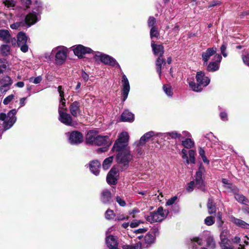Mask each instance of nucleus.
I'll use <instances>...</instances> for the list:
<instances>
[{
	"mask_svg": "<svg viewBox=\"0 0 249 249\" xmlns=\"http://www.w3.org/2000/svg\"><path fill=\"white\" fill-rule=\"evenodd\" d=\"M230 242L228 239H223L221 240V247L222 249H234L233 247L229 246Z\"/></svg>",
	"mask_w": 249,
	"mask_h": 249,
	"instance_id": "42",
	"label": "nucleus"
},
{
	"mask_svg": "<svg viewBox=\"0 0 249 249\" xmlns=\"http://www.w3.org/2000/svg\"><path fill=\"white\" fill-rule=\"evenodd\" d=\"M101 166V163L98 160H92L89 163V169L95 176H98L99 175Z\"/></svg>",
	"mask_w": 249,
	"mask_h": 249,
	"instance_id": "23",
	"label": "nucleus"
},
{
	"mask_svg": "<svg viewBox=\"0 0 249 249\" xmlns=\"http://www.w3.org/2000/svg\"><path fill=\"white\" fill-rule=\"evenodd\" d=\"M123 89L122 92V102H124L127 99L130 91V85L127 78L124 74L122 75Z\"/></svg>",
	"mask_w": 249,
	"mask_h": 249,
	"instance_id": "13",
	"label": "nucleus"
},
{
	"mask_svg": "<svg viewBox=\"0 0 249 249\" xmlns=\"http://www.w3.org/2000/svg\"><path fill=\"white\" fill-rule=\"evenodd\" d=\"M119 170L115 166H113L107 176V182L110 185H115L118 182L119 175Z\"/></svg>",
	"mask_w": 249,
	"mask_h": 249,
	"instance_id": "12",
	"label": "nucleus"
},
{
	"mask_svg": "<svg viewBox=\"0 0 249 249\" xmlns=\"http://www.w3.org/2000/svg\"><path fill=\"white\" fill-rule=\"evenodd\" d=\"M163 89L168 96H172L173 95V93L171 86L164 85L163 86Z\"/></svg>",
	"mask_w": 249,
	"mask_h": 249,
	"instance_id": "47",
	"label": "nucleus"
},
{
	"mask_svg": "<svg viewBox=\"0 0 249 249\" xmlns=\"http://www.w3.org/2000/svg\"><path fill=\"white\" fill-rule=\"evenodd\" d=\"M140 224V220H135L132 221L130 224V226L132 228H136L139 226Z\"/></svg>",
	"mask_w": 249,
	"mask_h": 249,
	"instance_id": "63",
	"label": "nucleus"
},
{
	"mask_svg": "<svg viewBox=\"0 0 249 249\" xmlns=\"http://www.w3.org/2000/svg\"><path fill=\"white\" fill-rule=\"evenodd\" d=\"M133 155L131 154L130 150H124L118 153L116 156V160L120 164L121 171L126 170L129 167V162L133 160Z\"/></svg>",
	"mask_w": 249,
	"mask_h": 249,
	"instance_id": "3",
	"label": "nucleus"
},
{
	"mask_svg": "<svg viewBox=\"0 0 249 249\" xmlns=\"http://www.w3.org/2000/svg\"><path fill=\"white\" fill-rule=\"evenodd\" d=\"M148 26L149 27H156L155 25L156 23V19L154 17H150L148 20Z\"/></svg>",
	"mask_w": 249,
	"mask_h": 249,
	"instance_id": "50",
	"label": "nucleus"
},
{
	"mask_svg": "<svg viewBox=\"0 0 249 249\" xmlns=\"http://www.w3.org/2000/svg\"><path fill=\"white\" fill-rule=\"evenodd\" d=\"M17 113L16 109H13L10 110L7 115L5 113H0V121H3L2 127H0V130L3 132L10 128L17 121V118L15 116Z\"/></svg>",
	"mask_w": 249,
	"mask_h": 249,
	"instance_id": "2",
	"label": "nucleus"
},
{
	"mask_svg": "<svg viewBox=\"0 0 249 249\" xmlns=\"http://www.w3.org/2000/svg\"><path fill=\"white\" fill-rule=\"evenodd\" d=\"M115 216L114 211L110 209H108L105 213V218L107 220H111Z\"/></svg>",
	"mask_w": 249,
	"mask_h": 249,
	"instance_id": "44",
	"label": "nucleus"
},
{
	"mask_svg": "<svg viewBox=\"0 0 249 249\" xmlns=\"http://www.w3.org/2000/svg\"><path fill=\"white\" fill-rule=\"evenodd\" d=\"M100 200L104 204H110L113 202L112 194L108 189L104 190L101 193Z\"/></svg>",
	"mask_w": 249,
	"mask_h": 249,
	"instance_id": "17",
	"label": "nucleus"
},
{
	"mask_svg": "<svg viewBox=\"0 0 249 249\" xmlns=\"http://www.w3.org/2000/svg\"><path fill=\"white\" fill-rule=\"evenodd\" d=\"M181 144L185 148L190 149L194 146L195 142L192 139L186 138L185 140L181 142Z\"/></svg>",
	"mask_w": 249,
	"mask_h": 249,
	"instance_id": "37",
	"label": "nucleus"
},
{
	"mask_svg": "<svg viewBox=\"0 0 249 249\" xmlns=\"http://www.w3.org/2000/svg\"><path fill=\"white\" fill-rule=\"evenodd\" d=\"M128 140L129 136L128 133L126 132H123L120 134L117 141L128 145Z\"/></svg>",
	"mask_w": 249,
	"mask_h": 249,
	"instance_id": "36",
	"label": "nucleus"
},
{
	"mask_svg": "<svg viewBox=\"0 0 249 249\" xmlns=\"http://www.w3.org/2000/svg\"><path fill=\"white\" fill-rule=\"evenodd\" d=\"M166 60L162 57H158L156 60L155 65L157 72L158 73L159 77L161 75L162 66L166 64Z\"/></svg>",
	"mask_w": 249,
	"mask_h": 249,
	"instance_id": "27",
	"label": "nucleus"
},
{
	"mask_svg": "<svg viewBox=\"0 0 249 249\" xmlns=\"http://www.w3.org/2000/svg\"><path fill=\"white\" fill-rule=\"evenodd\" d=\"M106 243L108 248H118L119 243L116 238L112 235L106 236Z\"/></svg>",
	"mask_w": 249,
	"mask_h": 249,
	"instance_id": "25",
	"label": "nucleus"
},
{
	"mask_svg": "<svg viewBox=\"0 0 249 249\" xmlns=\"http://www.w3.org/2000/svg\"><path fill=\"white\" fill-rule=\"evenodd\" d=\"M206 244L208 247L212 249H214L215 247V243L214 238L212 236H209L206 239Z\"/></svg>",
	"mask_w": 249,
	"mask_h": 249,
	"instance_id": "41",
	"label": "nucleus"
},
{
	"mask_svg": "<svg viewBox=\"0 0 249 249\" xmlns=\"http://www.w3.org/2000/svg\"><path fill=\"white\" fill-rule=\"evenodd\" d=\"M234 198L239 203L243 204L248 205L249 203V199L244 195L239 194V193L234 196Z\"/></svg>",
	"mask_w": 249,
	"mask_h": 249,
	"instance_id": "32",
	"label": "nucleus"
},
{
	"mask_svg": "<svg viewBox=\"0 0 249 249\" xmlns=\"http://www.w3.org/2000/svg\"><path fill=\"white\" fill-rule=\"evenodd\" d=\"M13 82L8 76H5L0 79V92L1 93L6 92L10 88Z\"/></svg>",
	"mask_w": 249,
	"mask_h": 249,
	"instance_id": "15",
	"label": "nucleus"
},
{
	"mask_svg": "<svg viewBox=\"0 0 249 249\" xmlns=\"http://www.w3.org/2000/svg\"><path fill=\"white\" fill-rule=\"evenodd\" d=\"M220 117L221 119L223 121H227L228 120V115L227 113L225 112H221L220 113Z\"/></svg>",
	"mask_w": 249,
	"mask_h": 249,
	"instance_id": "62",
	"label": "nucleus"
},
{
	"mask_svg": "<svg viewBox=\"0 0 249 249\" xmlns=\"http://www.w3.org/2000/svg\"><path fill=\"white\" fill-rule=\"evenodd\" d=\"M166 217L163 213V209L161 206L159 207L157 211L150 213V215L146 217L147 221L151 223L161 222Z\"/></svg>",
	"mask_w": 249,
	"mask_h": 249,
	"instance_id": "7",
	"label": "nucleus"
},
{
	"mask_svg": "<svg viewBox=\"0 0 249 249\" xmlns=\"http://www.w3.org/2000/svg\"><path fill=\"white\" fill-rule=\"evenodd\" d=\"M14 97V95L13 94L8 95L4 99L3 101V104L5 105H8L12 100Z\"/></svg>",
	"mask_w": 249,
	"mask_h": 249,
	"instance_id": "54",
	"label": "nucleus"
},
{
	"mask_svg": "<svg viewBox=\"0 0 249 249\" xmlns=\"http://www.w3.org/2000/svg\"><path fill=\"white\" fill-rule=\"evenodd\" d=\"M205 172V168L202 163L200 162L198 167L197 171L195 176V185L197 189L204 192L205 190V185L204 180L202 179V175Z\"/></svg>",
	"mask_w": 249,
	"mask_h": 249,
	"instance_id": "6",
	"label": "nucleus"
},
{
	"mask_svg": "<svg viewBox=\"0 0 249 249\" xmlns=\"http://www.w3.org/2000/svg\"><path fill=\"white\" fill-rule=\"evenodd\" d=\"M142 243L139 242L134 245H124L122 247L123 249H141Z\"/></svg>",
	"mask_w": 249,
	"mask_h": 249,
	"instance_id": "38",
	"label": "nucleus"
},
{
	"mask_svg": "<svg viewBox=\"0 0 249 249\" xmlns=\"http://www.w3.org/2000/svg\"><path fill=\"white\" fill-rule=\"evenodd\" d=\"M84 141L82 133L78 130H73L69 132V142L71 145H79Z\"/></svg>",
	"mask_w": 249,
	"mask_h": 249,
	"instance_id": "11",
	"label": "nucleus"
},
{
	"mask_svg": "<svg viewBox=\"0 0 249 249\" xmlns=\"http://www.w3.org/2000/svg\"><path fill=\"white\" fill-rule=\"evenodd\" d=\"M94 144L97 146L105 145L109 146L111 145V142L108 136L98 135Z\"/></svg>",
	"mask_w": 249,
	"mask_h": 249,
	"instance_id": "21",
	"label": "nucleus"
},
{
	"mask_svg": "<svg viewBox=\"0 0 249 249\" xmlns=\"http://www.w3.org/2000/svg\"><path fill=\"white\" fill-rule=\"evenodd\" d=\"M159 34V31L157 27H152V28H151L150 36L151 39L154 37H158Z\"/></svg>",
	"mask_w": 249,
	"mask_h": 249,
	"instance_id": "43",
	"label": "nucleus"
},
{
	"mask_svg": "<svg viewBox=\"0 0 249 249\" xmlns=\"http://www.w3.org/2000/svg\"><path fill=\"white\" fill-rule=\"evenodd\" d=\"M155 135V132L151 131L145 133L141 138L140 140L136 142L137 148L136 152L139 156H141L144 153V150L140 147L141 145H143L150 139H151V143L153 144L155 142L159 144L158 142V140L153 138Z\"/></svg>",
	"mask_w": 249,
	"mask_h": 249,
	"instance_id": "5",
	"label": "nucleus"
},
{
	"mask_svg": "<svg viewBox=\"0 0 249 249\" xmlns=\"http://www.w3.org/2000/svg\"><path fill=\"white\" fill-rule=\"evenodd\" d=\"M221 2L219 0H214L211 1L209 3V5H208V8H210L213 7L214 6H219V5H221Z\"/></svg>",
	"mask_w": 249,
	"mask_h": 249,
	"instance_id": "55",
	"label": "nucleus"
},
{
	"mask_svg": "<svg viewBox=\"0 0 249 249\" xmlns=\"http://www.w3.org/2000/svg\"><path fill=\"white\" fill-rule=\"evenodd\" d=\"M195 186V181L193 180L190 181L188 185L187 190L189 192H192L194 190V187Z\"/></svg>",
	"mask_w": 249,
	"mask_h": 249,
	"instance_id": "59",
	"label": "nucleus"
},
{
	"mask_svg": "<svg viewBox=\"0 0 249 249\" xmlns=\"http://www.w3.org/2000/svg\"><path fill=\"white\" fill-rule=\"evenodd\" d=\"M0 37L6 43L10 42L11 36L9 32L7 30H0Z\"/></svg>",
	"mask_w": 249,
	"mask_h": 249,
	"instance_id": "31",
	"label": "nucleus"
},
{
	"mask_svg": "<svg viewBox=\"0 0 249 249\" xmlns=\"http://www.w3.org/2000/svg\"><path fill=\"white\" fill-rule=\"evenodd\" d=\"M7 60L5 58L0 59V66L1 69L5 70L6 69Z\"/></svg>",
	"mask_w": 249,
	"mask_h": 249,
	"instance_id": "58",
	"label": "nucleus"
},
{
	"mask_svg": "<svg viewBox=\"0 0 249 249\" xmlns=\"http://www.w3.org/2000/svg\"><path fill=\"white\" fill-rule=\"evenodd\" d=\"M113 156H111L104 160L102 164V167L104 170H107L110 167L113 162Z\"/></svg>",
	"mask_w": 249,
	"mask_h": 249,
	"instance_id": "35",
	"label": "nucleus"
},
{
	"mask_svg": "<svg viewBox=\"0 0 249 249\" xmlns=\"http://www.w3.org/2000/svg\"><path fill=\"white\" fill-rule=\"evenodd\" d=\"M17 44L20 47V50L23 53H26L28 51V46L27 45L28 36L23 32H19L17 36Z\"/></svg>",
	"mask_w": 249,
	"mask_h": 249,
	"instance_id": "9",
	"label": "nucleus"
},
{
	"mask_svg": "<svg viewBox=\"0 0 249 249\" xmlns=\"http://www.w3.org/2000/svg\"><path fill=\"white\" fill-rule=\"evenodd\" d=\"M207 65V71L209 72H214L219 70V66L216 62H210Z\"/></svg>",
	"mask_w": 249,
	"mask_h": 249,
	"instance_id": "33",
	"label": "nucleus"
},
{
	"mask_svg": "<svg viewBox=\"0 0 249 249\" xmlns=\"http://www.w3.org/2000/svg\"><path fill=\"white\" fill-rule=\"evenodd\" d=\"M207 207L208 209V213L210 214H215L216 208L212 197H210L208 199Z\"/></svg>",
	"mask_w": 249,
	"mask_h": 249,
	"instance_id": "28",
	"label": "nucleus"
},
{
	"mask_svg": "<svg viewBox=\"0 0 249 249\" xmlns=\"http://www.w3.org/2000/svg\"><path fill=\"white\" fill-rule=\"evenodd\" d=\"M232 242L234 244H239V246L240 248H239V249H246L245 248L244 245L239 244L241 242V238L238 236H235L233 238L231 239Z\"/></svg>",
	"mask_w": 249,
	"mask_h": 249,
	"instance_id": "48",
	"label": "nucleus"
},
{
	"mask_svg": "<svg viewBox=\"0 0 249 249\" xmlns=\"http://www.w3.org/2000/svg\"><path fill=\"white\" fill-rule=\"evenodd\" d=\"M195 151L194 150H190L189 151V162L194 164L195 163Z\"/></svg>",
	"mask_w": 249,
	"mask_h": 249,
	"instance_id": "49",
	"label": "nucleus"
},
{
	"mask_svg": "<svg viewBox=\"0 0 249 249\" xmlns=\"http://www.w3.org/2000/svg\"><path fill=\"white\" fill-rule=\"evenodd\" d=\"M215 223V217L213 216H207L204 219V224L207 226H210Z\"/></svg>",
	"mask_w": 249,
	"mask_h": 249,
	"instance_id": "40",
	"label": "nucleus"
},
{
	"mask_svg": "<svg viewBox=\"0 0 249 249\" xmlns=\"http://www.w3.org/2000/svg\"><path fill=\"white\" fill-rule=\"evenodd\" d=\"M224 187L227 189L230 190V192L233 193L234 196L239 192V189L237 187L232 183L229 184V186H225Z\"/></svg>",
	"mask_w": 249,
	"mask_h": 249,
	"instance_id": "39",
	"label": "nucleus"
},
{
	"mask_svg": "<svg viewBox=\"0 0 249 249\" xmlns=\"http://www.w3.org/2000/svg\"><path fill=\"white\" fill-rule=\"evenodd\" d=\"M196 84L194 81H191L189 85L192 90L196 92H200L202 90L203 88L207 86L210 82V79L205 76L204 72L199 71L196 72Z\"/></svg>",
	"mask_w": 249,
	"mask_h": 249,
	"instance_id": "1",
	"label": "nucleus"
},
{
	"mask_svg": "<svg viewBox=\"0 0 249 249\" xmlns=\"http://www.w3.org/2000/svg\"><path fill=\"white\" fill-rule=\"evenodd\" d=\"M116 201L119 204V205L121 207H124L126 205V202L124 200V199L122 198L119 196H117L116 197Z\"/></svg>",
	"mask_w": 249,
	"mask_h": 249,
	"instance_id": "53",
	"label": "nucleus"
},
{
	"mask_svg": "<svg viewBox=\"0 0 249 249\" xmlns=\"http://www.w3.org/2000/svg\"><path fill=\"white\" fill-rule=\"evenodd\" d=\"M97 133V131L94 130L88 131L85 137V143L86 144L93 145L98 135Z\"/></svg>",
	"mask_w": 249,
	"mask_h": 249,
	"instance_id": "19",
	"label": "nucleus"
},
{
	"mask_svg": "<svg viewBox=\"0 0 249 249\" xmlns=\"http://www.w3.org/2000/svg\"><path fill=\"white\" fill-rule=\"evenodd\" d=\"M127 145L122 143V142L118 141H116L114 143L111 151H116L118 153L121 151H123L124 150H129V148L127 147Z\"/></svg>",
	"mask_w": 249,
	"mask_h": 249,
	"instance_id": "26",
	"label": "nucleus"
},
{
	"mask_svg": "<svg viewBox=\"0 0 249 249\" xmlns=\"http://www.w3.org/2000/svg\"><path fill=\"white\" fill-rule=\"evenodd\" d=\"M25 25L24 21H19L14 23L10 25V27L12 29H18L20 27H24Z\"/></svg>",
	"mask_w": 249,
	"mask_h": 249,
	"instance_id": "46",
	"label": "nucleus"
},
{
	"mask_svg": "<svg viewBox=\"0 0 249 249\" xmlns=\"http://www.w3.org/2000/svg\"><path fill=\"white\" fill-rule=\"evenodd\" d=\"M21 3L23 6H25L26 9L29 8V6L32 3V0H21Z\"/></svg>",
	"mask_w": 249,
	"mask_h": 249,
	"instance_id": "60",
	"label": "nucleus"
},
{
	"mask_svg": "<svg viewBox=\"0 0 249 249\" xmlns=\"http://www.w3.org/2000/svg\"><path fill=\"white\" fill-rule=\"evenodd\" d=\"M81 104L79 101H75L72 103L69 107L71 115L74 117H77L78 115H81L80 109Z\"/></svg>",
	"mask_w": 249,
	"mask_h": 249,
	"instance_id": "18",
	"label": "nucleus"
},
{
	"mask_svg": "<svg viewBox=\"0 0 249 249\" xmlns=\"http://www.w3.org/2000/svg\"><path fill=\"white\" fill-rule=\"evenodd\" d=\"M81 76L85 82L88 81L89 79V75L83 70L82 71Z\"/></svg>",
	"mask_w": 249,
	"mask_h": 249,
	"instance_id": "64",
	"label": "nucleus"
},
{
	"mask_svg": "<svg viewBox=\"0 0 249 249\" xmlns=\"http://www.w3.org/2000/svg\"><path fill=\"white\" fill-rule=\"evenodd\" d=\"M167 136H169L171 137V138L176 139L177 138H178L179 140H180L181 138V135L180 133H178L176 131H172L171 132H168L166 133Z\"/></svg>",
	"mask_w": 249,
	"mask_h": 249,
	"instance_id": "45",
	"label": "nucleus"
},
{
	"mask_svg": "<svg viewBox=\"0 0 249 249\" xmlns=\"http://www.w3.org/2000/svg\"><path fill=\"white\" fill-rule=\"evenodd\" d=\"M57 52L55 54V63L57 65L64 64L67 57L68 49L64 46H59L56 48Z\"/></svg>",
	"mask_w": 249,
	"mask_h": 249,
	"instance_id": "8",
	"label": "nucleus"
},
{
	"mask_svg": "<svg viewBox=\"0 0 249 249\" xmlns=\"http://www.w3.org/2000/svg\"><path fill=\"white\" fill-rule=\"evenodd\" d=\"M93 58L96 61H100L105 65H108L121 69V66L113 57L100 52L94 55Z\"/></svg>",
	"mask_w": 249,
	"mask_h": 249,
	"instance_id": "4",
	"label": "nucleus"
},
{
	"mask_svg": "<svg viewBox=\"0 0 249 249\" xmlns=\"http://www.w3.org/2000/svg\"><path fill=\"white\" fill-rule=\"evenodd\" d=\"M227 49V44L226 43L223 42V44L221 45L220 47V51L221 53L223 55L224 57H227V53H225L226 50Z\"/></svg>",
	"mask_w": 249,
	"mask_h": 249,
	"instance_id": "56",
	"label": "nucleus"
},
{
	"mask_svg": "<svg viewBox=\"0 0 249 249\" xmlns=\"http://www.w3.org/2000/svg\"><path fill=\"white\" fill-rule=\"evenodd\" d=\"M72 47L74 54L80 59L83 58L84 55L86 54L94 53L91 48L81 44L75 45Z\"/></svg>",
	"mask_w": 249,
	"mask_h": 249,
	"instance_id": "10",
	"label": "nucleus"
},
{
	"mask_svg": "<svg viewBox=\"0 0 249 249\" xmlns=\"http://www.w3.org/2000/svg\"><path fill=\"white\" fill-rule=\"evenodd\" d=\"M4 3L7 7L15 6V4L12 0H5Z\"/></svg>",
	"mask_w": 249,
	"mask_h": 249,
	"instance_id": "61",
	"label": "nucleus"
},
{
	"mask_svg": "<svg viewBox=\"0 0 249 249\" xmlns=\"http://www.w3.org/2000/svg\"><path fill=\"white\" fill-rule=\"evenodd\" d=\"M60 102L61 103V105L59 107L58 109H60L61 110H62L63 111H65L67 110V108L66 107V100L65 99H60Z\"/></svg>",
	"mask_w": 249,
	"mask_h": 249,
	"instance_id": "52",
	"label": "nucleus"
},
{
	"mask_svg": "<svg viewBox=\"0 0 249 249\" xmlns=\"http://www.w3.org/2000/svg\"><path fill=\"white\" fill-rule=\"evenodd\" d=\"M231 221L234 224L241 228L249 229V224L244 220L233 217L231 218Z\"/></svg>",
	"mask_w": 249,
	"mask_h": 249,
	"instance_id": "29",
	"label": "nucleus"
},
{
	"mask_svg": "<svg viewBox=\"0 0 249 249\" xmlns=\"http://www.w3.org/2000/svg\"><path fill=\"white\" fill-rule=\"evenodd\" d=\"M217 219L218 226L221 227L224 223V221L222 220V213L220 212H218L217 213Z\"/></svg>",
	"mask_w": 249,
	"mask_h": 249,
	"instance_id": "51",
	"label": "nucleus"
},
{
	"mask_svg": "<svg viewBox=\"0 0 249 249\" xmlns=\"http://www.w3.org/2000/svg\"><path fill=\"white\" fill-rule=\"evenodd\" d=\"M59 120L63 124L68 126L72 125V118L71 115L68 114L60 109H58Z\"/></svg>",
	"mask_w": 249,
	"mask_h": 249,
	"instance_id": "16",
	"label": "nucleus"
},
{
	"mask_svg": "<svg viewBox=\"0 0 249 249\" xmlns=\"http://www.w3.org/2000/svg\"><path fill=\"white\" fill-rule=\"evenodd\" d=\"M156 238L154 235L149 232L147 233L144 237V243L143 246L146 244V248L149 247L151 244L154 243Z\"/></svg>",
	"mask_w": 249,
	"mask_h": 249,
	"instance_id": "30",
	"label": "nucleus"
},
{
	"mask_svg": "<svg viewBox=\"0 0 249 249\" xmlns=\"http://www.w3.org/2000/svg\"><path fill=\"white\" fill-rule=\"evenodd\" d=\"M1 55L6 56L10 54V47L7 44H3L0 47Z\"/></svg>",
	"mask_w": 249,
	"mask_h": 249,
	"instance_id": "34",
	"label": "nucleus"
},
{
	"mask_svg": "<svg viewBox=\"0 0 249 249\" xmlns=\"http://www.w3.org/2000/svg\"><path fill=\"white\" fill-rule=\"evenodd\" d=\"M177 199V196H174L172 197L167 200V201L166 202V205L168 206L172 205L175 203Z\"/></svg>",
	"mask_w": 249,
	"mask_h": 249,
	"instance_id": "57",
	"label": "nucleus"
},
{
	"mask_svg": "<svg viewBox=\"0 0 249 249\" xmlns=\"http://www.w3.org/2000/svg\"><path fill=\"white\" fill-rule=\"evenodd\" d=\"M134 120V115L128 109H125L121 115L120 121L132 122Z\"/></svg>",
	"mask_w": 249,
	"mask_h": 249,
	"instance_id": "24",
	"label": "nucleus"
},
{
	"mask_svg": "<svg viewBox=\"0 0 249 249\" xmlns=\"http://www.w3.org/2000/svg\"><path fill=\"white\" fill-rule=\"evenodd\" d=\"M39 7H38L36 11H33L32 12L28 14L25 17L24 22L25 25L28 26H31L35 24L37 21V12L39 13Z\"/></svg>",
	"mask_w": 249,
	"mask_h": 249,
	"instance_id": "14",
	"label": "nucleus"
},
{
	"mask_svg": "<svg viewBox=\"0 0 249 249\" xmlns=\"http://www.w3.org/2000/svg\"><path fill=\"white\" fill-rule=\"evenodd\" d=\"M151 47L153 53L158 57H162L164 53V48L161 44H156L154 41L151 42Z\"/></svg>",
	"mask_w": 249,
	"mask_h": 249,
	"instance_id": "22",
	"label": "nucleus"
},
{
	"mask_svg": "<svg viewBox=\"0 0 249 249\" xmlns=\"http://www.w3.org/2000/svg\"><path fill=\"white\" fill-rule=\"evenodd\" d=\"M216 52V48L212 47L208 48L206 51L202 53V58L203 61V65H207L210 58L215 54Z\"/></svg>",
	"mask_w": 249,
	"mask_h": 249,
	"instance_id": "20",
	"label": "nucleus"
}]
</instances>
